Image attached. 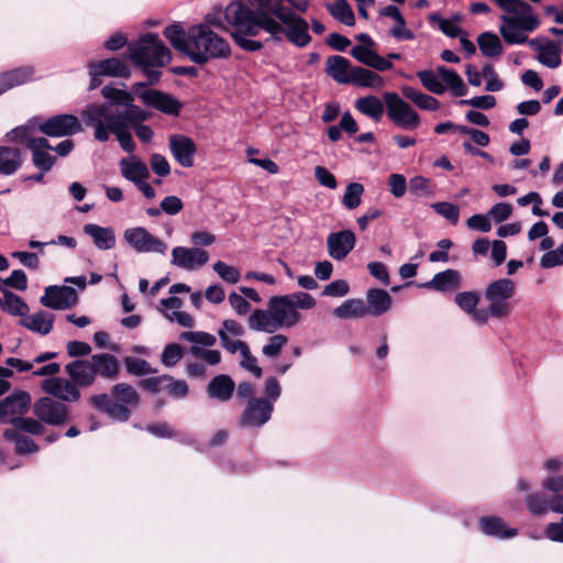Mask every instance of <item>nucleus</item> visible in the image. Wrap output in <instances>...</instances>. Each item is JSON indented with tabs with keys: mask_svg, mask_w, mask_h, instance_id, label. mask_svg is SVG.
<instances>
[{
	"mask_svg": "<svg viewBox=\"0 0 563 563\" xmlns=\"http://www.w3.org/2000/svg\"><path fill=\"white\" fill-rule=\"evenodd\" d=\"M543 268H552L563 264V243L555 250L547 252L540 261Z\"/></svg>",
	"mask_w": 563,
	"mask_h": 563,
	"instance_id": "64",
	"label": "nucleus"
},
{
	"mask_svg": "<svg viewBox=\"0 0 563 563\" xmlns=\"http://www.w3.org/2000/svg\"><path fill=\"white\" fill-rule=\"evenodd\" d=\"M169 148L174 158L180 166H194L197 146L190 137L180 134L170 135Z\"/></svg>",
	"mask_w": 563,
	"mask_h": 563,
	"instance_id": "19",
	"label": "nucleus"
},
{
	"mask_svg": "<svg viewBox=\"0 0 563 563\" xmlns=\"http://www.w3.org/2000/svg\"><path fill=\"white\" fill-rule=\"evenodd\" d=\"M33 76L31 67H20L0 75V80L5 89H12L16 86L27 82Z\"/></svg>",
	"mask_w": 563,
	"mask_h": 563,
	"instance_id": "46",
	"label": "nucleus"
},
{
	"mask_svg": "<svg viewBox=\"0 0 563 563\" xmlns=\"http://www.w3.org/2000/svg\"><path fill=\"white\" fill-rule=\"evenodd\" d=\"M275 20L268 15L256 18L244 3L231 2L223 12V20L210 18V23L218 25L231 33L235 43L243 49L255 52L263 47L262 42L249 37L256 36L261 30L273 38L282 41L286 37L298 47H306L311 42L308 22L285 8L276 11Z\"/></svg>",
	"mask_w": 563,
	"mask_h": 563,
	"instance_id": "1",
	"label": "nucleus"
},
{
	"mask_svg": "<svg viewBox=\"0 0 563 563\" xmlns=\"http://www.w3.org/2000/svg\"><path fill=\"white\" fill-rule=\"evenodd\" d=\"M184 355L183 347L177 343L167 344L161 355V362L166 367L175 366Z\"/></svg>",
	"mask_w": 563,
	"mask_h": 563,
	"instance_id": "57",
	"label": "nucleus"
},
{
	"mask_svg": "<svg viewBox=\"0 0 563 563\" xmlns=\"http://www.w3.org/2000/svg\"><path fill=\"white\" fill-rule=\"evenodd\" d=\"M459 103L462 106H471L476 109L489 110L496 106V98L492 95L477 96L471 99H461Z\"/></svg>",
	"mask_w": 563,
	"mask_h": 563,
	"instance_id": "61",
	"label": "nucleus"
},
{
	"mask_svg": "<svg viewBox=\"0 0 563 563\" xmlns=\"http://www.w3.org/2000/svg\"><path fill=\"white\" fill-rule=\"evenodd\" d=\"M288 338L284 334H274L268 338L267 343L263 346L262 353L266 357H277L282 350L286 346Z\"/></svg>",
	"mask_w": 563,
	"mask_h": 563,
	"instance_id": "53",
	"label": "nucleus"
},
{
	"mask_svg": "<svg viewBox=\"0 0 563 563\" xmlns=\"http://www.w3.org/2000/svg\"><path fill=\"white\" fill-rule=\"evenodd\" d=\"M84 232L92 239L99 250H111L115 245V234L111 228L89 223L84 227Z\"/></svg>",
	"mask_w": 563,
	"mask_h": 563,
	"instance_id": "33",
	"label": "nucleus"
},
{
	"mask_svg": "<svg viewBox=\"0 0 563 563\" xmlns=\"http://www.w3.org/2000/svg\"><path fill=\"white\" fill-rule=\"evenodd\" d=\"M27 148L32 152L33 164L43 173L48 172L54 165V157L48 153L51 145L44 137L30 139L26 142Z\"/></svg>",
	"mask_w": 563,
	"mask_h": 563,
	"instance_id": "25",
	"label": "nucleus"
},
{
	"mask_svg": "<svg viewBox=\"0 0 563 563\" xmlns=\"http://www.w3.org/2000/svg\"><path fill=\"white\" fill-rule=\"evenodd\" d=\"M401 92L405 98L412 101L421 110L437 111L440 108V102L437 98L416 90L412 87H404Z\"/></svg>",
	"mask_w": 563,
	"mask_h": 563,
	"instance_id": "42",
	"label": "nucleus"
},
{
	"mask_svg": "<svg viewBox=\"0 0 563 563\" xmlns=\"http://www.w3.org/2000/svg\"><path fill=\"white\" fill-rule=\"evenodd\" d=\"M90 75L126 77L129 70L126 65L119 58H109L90 64Z\"/></svg>",
	"mask_w": 563,
	"mask_h": 563,
	"instance_id": "35",
	"label": "nucleus"
},
{
	"mask_svg": "<svg viewBox=\"0 0 563 563\" xmlns=\"http://www.w3.org/2000/svg\"><path fill=\"white\" fill-rule=\"evenodd\" d=\"M512 211L510 203L498 202L488 210L487 214L495 223H501L511 217Z\"/></svg>",
	"mask_w": 563,
	"mask_h": 563,
	"instance_id": "59",
	"label": "nucleus"
},
{
	"mask_svg": "<svg viewBox=\"0 0 563 563\" xmlns=\"http://www.w3.org/2000/svg\"><path fill=\"white\" fill-rule=\"evenodd\" d=\"M34 413L41 421L52 426H60L68 420L67 406L49 397L35 402Z\"/></svg>",
	"mask_w": 563,
	"mask_h": 563,
	"instance_id": "11",
	"label": "nucleus"
},
{
	"mask_svg": "<svg viewBox=\"0 0 563 563\" xmlns=\"http://www.w3.org/2000/svg\"><path fill=\"white\" fill-rule=\"evenodd\" d=\"M462 276L455 269H445L438 273L424 286L438 291H453L461 287Z\"/></svg>",
	"mask_w": 563,
	"mask_h": 563,
	"instance_id": "30",
	"label": "nucleus"
},
{
	"mask_svg": "<svg viewBox=\"0 0 563 563\" xmlns=\"http://www.w3.org/2000/svg\"><path fill=\"white\" fill-rule=\"evenodd\" d=\"M529 46L536 52L537 60L549 68H558L561 60V45L559 43H554L552 41H540L533 38L528 42Z\"/></svg>",
	"mask_w": 563,
	"mask_h": 563,
	"instance_id": "20",
	"label": "nucleus"
},
{
	"mask_svg": "<svg viewBox=\"0 0 563 563\" xmlns=\"http://www.w3.org/2000/svg\"><path fill=\"white\" fill-rule=\"evenodd\" d=\"M150 165L153 173L159 177H166L170 174V165L165 156L154 153L150 157Z\"/></svg>",
	"mask_w": 563,
	"mask_h": 563,
	"instance_id": "63",
	"label": "nucleus"
},
{
	"mask_svg": "<svg viewBox=\"0 0 563 563\" xmlns=\"http://www.w3.org/2000/svg\"><path fill=\"white\" fill-rule=\"evenodd\" d=\"M429 20L437 23L438 29L449 37H460L464 33V30L460 26L462 22L461 14H454L450 19H444L440 14L433 13L429 16Z\"/></svg>",
	"mask_w": 563,
	"mask_h": 563,
	"instance_id": "41",
	"label": "nucleus"
},
{
	"mask_svg": "<svg viewBox=\"0 0 563 563\" xmlns=\"http://www.w3.org/2000/svg\"><path fill=\"white\" fill-rule=\"evenodd\" d=\"M43 391L63 401L75 402L80 398L78 385L70 378L51 377L41 383Z\"/></svg>",
	"mask_w": 563,
	"mask_h": 563,
	"instance_id": "14",
	"label": "nucleus"
},
{
	"mask_svg": "<svg viewBox=\"0 0 563 563\" xmlns=\"http://www.w3.org/2000/svg\"><path fill=\"white\" fill-rule=\"evenodd\" d=\"M0 307L12 316L24 317L29 311L23 299L5 288L0 291Z\"/></svg>",
	"mask_w": 563,
	"mask_h": 563,
	"instance_id": "40",
	"label": "nucleus"
},
{
	"mask_svg": "<svg viewBox=\"0 0 563 563\" xmlns=\"http://www.w3.org/2000/svg\"><path fill=\"white\" fill-rule=\"evenodd\" d=\"M180 339L181 340H185V341H188V342H191L192 345H197V346H201V347H205V346H212L216 344L217 342V339L214 335L208 333V332H203V331H197V332H192V331H188V332H183L180 334Z\"/></svg>",
	"mask_w": 563,
	"mask_h": 563,
	"instance_id": "55",
	"label": "nucleus"
},
{
	"mask_svg": "<svg viewBox=\"0 0 563 563\" xmlns=\"http://www.w3.org/2000/svg\"><path fill=\"white\" fill-rule=\"evenodd\" d=\"M477 44L482 54L486 57H498L504 51L500 38L492 32L481 33L477 37Z\"/></svg>",
	"mask_w": 563,
	"mask_h": 563,
	"instance_id": "43",
	"label": "nucleus"
},
{
	"mask_svg": "<svg viewBox=\"0 0 563 563\" xmlns=\"http://www.w3.org/2000/svg\"><path fill=\"white\" fill-rule=\"evenodd\" d=\"M273 409L274 406L271 400L252 398L241 417L240 423L243 427H261L269 420Z\"/></svg>",
	"mask_w": 563,
	"mask_h": 563,
	"instance_id": "17",
	"label": "nucleus"
},
{
	"mask_svg": "<svg viewBox=\"0 0 563 563\" xmlns=\"http://www.w3.org/2000/svg\"><path fill=\"white\" fill-rule=\"evenodd\" d=\"M165 37L179 53L196 64H205L212 58H227L231 54L229 43L206 24H197L185 31L179 24L164 30Z\"/></svg>",
	"mask_w": 563,
	"mask_h": 563,
	"instance_id": "2",
	"label": "nucleus"
},
{
	"mask_svg": "<svg viewBox=\"0 0 563 563\" xmlns=\"http://www.w3.org/2000/svg\"><path fill=\"white\" fill-rule=\"evenodd\" d=\"M364 194V186L360 183H351L346 186L342 203L349 209L353 210L361 205L362 196Z\"/></svg>",
	"mask_w": 563,
	"mask_h": 563,
	"instance_id": "49",
	"label": "nucleus"
},
{
	"mask_svg": "<svg viewBox=\"0 0 563 563\" xmlns=\"http://www.w3.org/2000/svg\"><path fill=\"white\" fill-rule=\"evenodd\" d=\"M354 107L362 114L373 119L376 122L379 121L384 114V102L375 96H367L356 99Z\"/></svg>",
	"mask_w": 563,
	"mask_h": 563,
	"instance_id": "39",
	"label": "nucleus"
},
{
	"mask_svg": "<svg viewBox=\"0 0 563 563\" xmlns=\"http://www.w3.org/2000/svg\"><path fill=\"white\" fill-rule=\"evenodd\" d=\"M162 313L172 322H177L181 327L191 328L194 325L192 317L180 311L183 300L178 297L172 296L161 300Z\"/></svg>",
	"mask_w": 563,
	"mask_h": 563,
	"instance_id": "26",
	"label": "nucleus"
},
{
	"mask_svg": "<svg viewBox=\"0 0 563 563\" xmlns=\"http://www.w3.org/2000/svg\"><path fill=\"white\" fill-rule=\"evenodd\" d=\"M329 13L339 22L347 25H355V15L346 0H333L327 4Z\"/></svg>",
	"mask_w": 563,
	"mask_h": 563,
	"instance_id": "44",
	"label": "nucleus"
},
{
	"mask_svg": "<svg viewBox=\"0 0 563 563\" xmlns=\"http://www.w3.org/2000/svg\"><path fill=\"white\" fill-rule=\"evenodd\" d=\"M213 271L223 282L231 285L238 284L241 279L240 271L236 267L229 265L222 261H217L213 264Z\"/></svg>",
	"mask_w": 563,
	"mask_h": 563,
	"instance_id": "52",
	"label": "nucleus"
},
{
	"mask_svg": "<svg viewBox=\"0 0 563 563\" xmlns=\"http://www.w3.org/2000/svg\"><path fill=\"white\" fill-rule=\"evenodd\" d=\"M339 319H360L368 316V310L362 299H347L333 310Z\"/></svg>",
	"mask_w": 563,
	"mask_h": 563,
	"instance_id": "37",
	"label": "nucleus"
},
{
	"mask_svg": "<svg viewBox=\"0 0 563 563\" xmlns=\"http://www.w3.org/2000/svg\"><path fill=\"white\" fill-rule=\"evenodd\" d=\"M21 324L40 334H47L51 332L54 323V316L47 311H37L33 314H25L21 319Z\"/></svg>",
	"mask_w": 563,
	"mask_h": 563,
	"instance_id": "34",
	"label": "nucleus"
},
{
	"mask_svg": "<svg viewBox=\"0 0 563 563\" xmlns=\"http://www.w3.org/2000/svg\"><path fill=\"white\" fill-rule=\"evenodd\" d=\"M409 190L416 196L431 197L434 194L432 183L429 178L423 176H415L409 180Z\"/></svg>",
	"mask_w": 563,
	"mask_h": 563,
	"instance_id": "56",
	"label": "nucleus"
},
{
	"mask_svg": "<svg viewBox=\"0 0 563 563\" xmlns=\"http://www.w3.org/2000/svg\"><path fill=\"white\" fill-rule=\"evenodd\" d=\"M455 303L462 309L470 318L478 323L486 324V312L485 308H478L479 294L476 291H461L454 297Z\"/></svg>",
	"mask_w": 563,
	"mask_h": 563,
	"instance_id": "22",
	"label": "nucleus"
},
{
	"mask_svg": "<svg viewBox=\"0 0 563 563\" xmlns=\"http://www.w3.org/2000/svg\"><path fill=\"white\" fill-rule=\"evenodd\" d=\"M327 73L339 84H350L352 68L350 60L343 56H330L325 62Z\"/></svg>",
	"mask_w": 563,
	"mask_h": 563,
	"instance_id": "31",
	"label": "nucleus"
},
{
	"mask_svg": "<svg viewBox=\"0 0 563 563\" xmlns=\"http://www.w3.org/2000/svg\"><path fill=\"white\" fill-rule=\"evenodd\" d=\"M68 376L79 386H90L96 380V372L91 356L86 360H77L65 366Z\"/></svg>",
	"mask_w": 563,
	"mask_h": 563,
	"instance_id": "24",
	"label": "nucleus"
},
{
	"mask_svg": "<svg viewBox=\"0 0 563 563\" xmlns=\"http://www.w3.org/2000/svg\"><path fill=\"white\" fill-rule=\"evenodd\" d=\"M466 225L472 231L486 233L492 230V220L487 213H477L466 220Z\"/></svg>",
	"mask_w": 563,
	"mask_h": 563,
	"instance_id": "62",
	"label": "nucleus"
},
{
	"mask_svg": "<svg viewBox=\"0 0 563 563\" xmlns=\"http://www.w3.org/2000/svg\"><path fill=\"white\" fill-rule=\"evenodd\" d=\"M168 382H166L164 391L174 398H184L189 391V387L186 380L176 379L173 376L167 375Z\"/></svg>",
	"mask_w": 563,
	"mask_h": 563,
	"instance_id": "58",
	"label": "nucleus"
},
{
	"mask_svg": "<svg viewBox=\"0 0 563 563\" xmlns=\"http://www.w3.org/2000/svg\"><path fill=\"white\" fill-rule=\"evenodd\" d=\"M350 84L364 88L380 89L384 87L385 80L380 75L373 70L363 67H353Z\"/></svg>",
	"mask_w": 563,
	"mask_h": 563,
	"instance_id": "36",
	"label": "nucleus"
},
{
	"mask_svg": "<svg viewBox=\"0 0 563 563\" xmlns=\"http://www.w3.org/2000/svg\"><path fill=\"white\" fill-rule=\"evenodd\" d=\"M481 527L484 533L500 539H508L517 536V529L507 528L498 517H484L481 519Z\"/></svg>",
	"mask_w": 563,
	"mask_h": 563,
	"instance_id": "38",
	"label": "nucleus"
},
{
	"mask_svg": "<svg viewBox=\"0 0 563 563\" xmlns=\"http://www.w3.org/2000/svg\"><path fill=\"white\" fill-rule=\"evenodd\" d=\"M516 283L510 278L490 282L484 290L486 322L489 319H507L512 312L511 299L516 295Z\"/></svg>",
	"mask_w": 563,
	"mask_h": 563,
	"instance_id": "6",
	"label": "nucleus"
},
{
	"mask_svg": "<svg viewBox=\"0 0 563 563\" xmlns=\"http://www.w3.org/2000/svg\"><path fill=\"white\" fill-rule=\"evenodd\" d=\"M316 303V299L303 291L274 296L268 300L266 309L253 311L249 319L250 327L266 333H274L283 328H292L301 320L298 309H312Z\"/></svg>",
	"mask_w": 563,
	"mask_h": 563,
	"instance_id": "3",
	"label": "nucleus"
},
{
	"mask_svg": "<svg viewBox=\"0 0 563 563\" xmlns=\"http://www.w3.org/2000/svg\"><path fill=\"white\" fill-rule=\"evenodd\" d=\"M84 118L88 125L95 128V139L99 142L108 141L111 132L117 136L123 151L130 154L135 151L136 145L129 125L122 120L121 115L114 114L112 104L90 106L84 111Z\"/></svg>",
	"mask_w": 563,
	"mask_h": 563,
	"instance_id": "4",
	"label": "nucleus"
},
{
	"mask_svg": "<svg viewBox=\"0 0 563 563\" xmlns=\"http://www.w3.org/2000/svg\"><path fill=\"white\" fill-rule=\"evenodd\" d=\"M122 177L134 185L151 177L150 169L145 162L136 155H130L119 162Z\"/></svg>",
	"mask_w": 563,
	"mask_h": 563,
	"instance_id": "23",
	"label": "nucleus"
},
{
	"mask_svg": "<svg viewBox=\"0 0 563 563\" xmlns=\"http://www.w3.org/2000/svg\"><path fill=\"white\" fill-rule=\"evenodd\" d=\"M422 86L430 92L442 95L450 91L455 97L467 93V87L462 77L453 69L438 66L435 70H420L417 73Z\"/></svg>",
	"mask_w": 563,
	"mask_h": 563,
	"instance_id": "8",
	"label": "nucleus"
},
{
	"mask_svg": "<svg viewBox=\"0 0 563 563\" xmlns=\"http://www.w3.org/2000/svg\"><path fill=\"white\" fill-rule=\"evenodd\" d=\"M235 384L233 379L224 374L214 376L208 384L207 393L209 397L220 401L229 400L234 391Z\"/></svg>",
	"mask_w": 563,
	"mask_h": 563,
	"instance_id": "32",
	"label": "nucleus"
},
{
	"mask_svg": "<svg viewBox=\"0 0 563 563\" xmlns=\"http://www.w3.org/2000/svg\"><path fill=\"white\" fill-rule=\"evenodd\" d=\"M431 208L453 225L457 224L460 219V208L456 205L441 201L432 203Z\"/></svg>",
	"mask_w": 563,
	"mask_h": 563,
	"instance_id": "54",
	"label": "nucleus"
},
{
	"mask_svg": "<svg viewBox=\"0 0 563 563\" xmlns=\"http://www.w3.org/2000/svg\"><path fill=\"white\" fill-rule=\"evenodd\" d=\"M38 129L47 136L62 137L79 132L80 122L78 118L73 114H59L41 123Z\"/></svg>",
	"mask_w": 563,
	"mask_h": 563,
	"instance_id": "12",
	"label": "nucleus"
},
{
	"mask_svg": "<svg viewBox=\"0 0 563 563\" xmlns=\"http://www.w3.org/2000/svg\"><path fill=\"white\" fill-rule=\"evenodd\" d=\"M393 303L389 294L379 288H371L366 292V308L371 316H382L387 312Z\"/></svg>",
	"mask_w": 563,
	"mask_h": 563,
	"instance_id": "29",
	"label": "nucleus"
},
{
	"mask_svg": "<svg viewBox=\"0 0 563 563\" xmlns=\"http://www.w3.org/2000/svg\"><path fill=\"white\" fill-rule=\"evenodd\" d=\"M500 9L505 14L500 16L499 32L508 44L527 42L526 33L534 31L540 24L532 7L522 0H510Z\"/></svg>",
	"mask_w": 563,
	"mask_h": 563,
	"instance_id": "5",
	"label": "nucleus"
},
{
	"mask_svg": "<svg viewBox=\"0 0 563 563\" xmlns=\"http://www.w3.org/2000/svg\"><path fill=\"white\" fill-rule=\"evenodd\" d=\"M132 62L143 68L162 67L172 59L170 51L155 34H145L129 47Z\"/></svg>",
	"mask_w": 563,
	"mask_h": 563,
	"instance_id": "7",
	"label": "nucleus"
},
{
	"mask_svg": "<svg viewBox=\"0 0 563 563\" xmlns=\"http://www.w3.org/2000/svg\"><path fill=\"white\" fill-rule=\"evenodd\" d=\"M135 92L139 93V98L144 104L153 107L163 113L178 115L181 109V103L176 98L158 90L143 89L139 92V89L135 88Z\"/></svg>",
	"mask_w": 563,
	"mask_h": 563,
	"instance_id": "16",
	"label": "nucleus"
},
{
	"mask_svg": "<svg viewBox=\"0 0 563 563\" xmlns=\"http://www.w3.org/2000/svg\"><path fill=\"white\" fill-rule=\"evenodd\" d=\"M351 55L360 63H363L378 71H385L393 68V63L375 53L369 45L354 46L351 49Z\"/></svg>",
	"mask_w": 563,
	"mask_h": 563,
	"instance_id": "27",
	"label": "nucleus"
},
{
	"mask_svg": "<svg viewBox=\"0 0 563 563\" xmlns=\"http://www.w3.org/2000/svg\"><path fill=\"white\" fill-rule=\"evenodd\" d=\"M126 372L134 376H145L156 373V369L151 364L139 357L126 356L123 360Z\"/></svg>",
	"mask_w": 563,
	"mask_h": 563,
	"instance_id": "48",
	"label": "nucleus"
},
{
	"mask_svg": "<svg viewBox=\"0 0 563 563\" xmlns=\"http://www.w3.org/2000/svg\"><path fill=\"white\" fill-rule=\"evenodd\" d=\"M123 239L139 253L165 254L167 250V245L161 239L142 227L126 229L123 233Z\"/></svg>",
	"mask_w": 563,
	"mask_h": 563,
	"instance_id": "10",
	"label": "nucleus"
},
{
	"mask_svg": "<svg viewBox=\"0 0 563 563\" xmlns=\"http://www.w3.org/2000/svg\"><path fill=\"white\" fill-rule=\"evenodd\" d=\"M112 396L126 406H137L140 397L135 388L126 383L115 384L111 389Z\"/></svg>",
	"mask_w": 563,
	"mask_h": 563,
	"instance_id": "47",
	"label": "nucleus"
},
{
	"mask_svg": "<svg viewBox=\"0 0 563 563\" xmlns=\"http://www.w3.org/2000/svg\"><path fill=\"white\" fill-rule=\"evenodd\" d=\"M129 103L130 104L124 107V113L114 112L115 115H121L122 120L128 125L134 126L135 124H140L150 118V113L135 106L133 101H130Z\"/></svg>",
	"mask_w": 563,
	"mask_h": 563,
	"instance_id": "50",
	"label": "nucleus"
},
{
	"mask_svg": "<svg viewBox=\"0 0 563 563\" xmlns=\"http://www.w3.org/2000/svg\"><path fill=\"white\" fill-rule=\"evenodd\" d=\"M209 261V253L199 247L176 246L172 250V264L185 271H195Z\"/></svg>",
	"mask_w": 563,
	"mask_h": 563,
	"instance_id": "15",
	"label": "nucleus"
},
{
	"mask_svg": "<svg viewBox=\"0 0 563 563\" xmlns=\"http://www.w3.org/2000/svg\"><path fill=\"white\" fill-rule=\"evenodd\" d=\"M101 93L103 98L118 106L125 107L126 104H130V101H134L132 93L111 85L104 86L101 90Z\"/></svg>",
	"mask_w": 563,
	"mask_h": 563,
	"instance_id": "51",
	"label": "nucleus"
},
{
	"mask_svg": "<svg viewBox=\"0 0 563 563\" xmlns=\"http://www.w3.org/2000/svg\"><path fill=\"white\" fill-rule=\"evenodd\" d=\"M91 362L95 367L96 377L99 375L106 379H115L120 373L118 358L108 353L93 354Z\"/></svg>",
	"mask_w": 563,
	"mask_h": 563,
	"instance_id": "28",
	"label": "nucleus"
},
{
	"mask_svg": "<svg viewBox=\"0 0 563 563\" xmlns=\"http://www.w3.org/2000/svg\"><path fill=\"white\" fill-rule=\"evenodd\" d=\"M355 243V234L350 230L331 233L327 239L329 255L335 261H342L354 249Z\"/></svg>",
	"mask_w": 563,
	"mask_h": 563,
	"instance_id": "21",
	"label": "nucleus"
},
{
	"mask_svg": "<svg viewBox=\"0 0 563 563\" xmlns=\"http://www.w3.org/2000/svg\"><path fill=\"white\" fill-rule=\"evenodd\" d=\"M389 33L397 41H411L415 38L413 31L407 27L406 20L402 15L395 21Z\"/></svg>",
	"mask_w": 563,
	"mask_h": 563,
	"instance_id": "60",
	"label": "nucleus"
},
{
	"mask_svg": "<svg viewBox=\"0 0 563 563\" xmlns=\"http://www.w3.org/2000/svg\"><path fill=\"white\" fill-rule=\"evenodd\" d=\"M78 301L76 290L69 286H49L41 298L43 306L63 310L75 306Z\"/></svg>",
	"mask_w": 563,
	"mask_h": 563,
	"instance_id": "18",
	"label": "nucleus"
},
{
	"mask_svg": "<svg viewBox=\"0 0 563 563\" xmlns=\"http://www.w3.org/2000/svg\"><path fill=\"white\" fill-rule=\"evenodd\" d=\"M388 119L398 128L415 130L420 123L419 113L396 92L384 93Z\"/></svg>",
	"mask_w": 563,
	"mask_h": 563,
	"instance_id": "9",
	"label": "nucleus"
},
{
	"mask_svg": "<svg viewBox=\"0 0 563 563\" xmlns=\"http://www.w3.org/2000/svg\"><path fill=\"white\" fill-rule=\"evenodd\" d=\"M31 402L26 391H16L0 401V422L14 424L24 415Z\"/></svg>",
	"mask_w": 563,
	"mask_h": 563,
	"instance_id": "13",
	"label": "nucleus"
},
{
	"mask_svg": "<svg viewBox=\"0 0 563 563\" xmlns=\"http://www.w3.org/2000/svg\"><path fill=\"white\" fill-rule=\"evenodd\" d=\"M21 153L18 148L0 146V174H13L21 165Z\"/></svg>",
	"mask_w": 563,
	"mask_h": 563,
	"instance_id": "45",
	"label": "nucleus"
}]
</instances>
